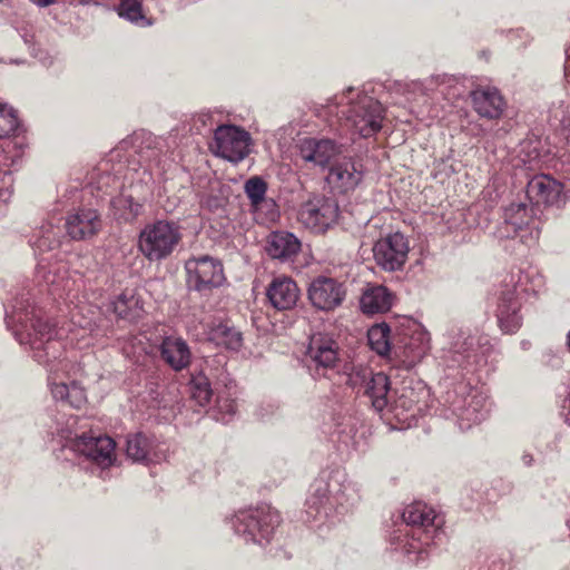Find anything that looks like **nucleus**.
<instances>
[{"mask_svg": "<svg viewBox=\"0 0 570 570\" xmlns=\"http://www.w3.org/2000/svg\"><path fill=\"white\" fill-rule=\"evenodd\" d=\"M213 114L209 111H202L194 116V127L197 131L202 128L213 125Z\"/></svg>", "mask_w": 570, "mask_h": 570, "instance_id": "nucleus-46", "label": "nucleus"}, {"mask_svg": "<svg viewBox=\"0 0 570 570\" xmlns=\"http://www.w3.org/2000/svg\"><path fill=\"white\" fill-rule=\"evenodd\" d=\"M208 340L232 351H238L243 344L242 333L227 323L213 325L208 331Z\"/></svg>", "mask_w": 570, "mask_h": 570, "instance_id": "nucleus-31", "label": "nucleus"}, {"mask_svg": "<svg viewBox=\"0 0 570 570\" xmlns=\"http://www.w3.org/2000/svg\"><path fill=\"white\" fill-rule=\"evenodd\" d=\"M402 518L404 523L393 532L392 544L395 546V550L407 556L416 554L414 561H419L423 559L425 548L443 533L444 520L432 507L423 502L407 505Z\"/></svg>", "mask_w": 570, "mask_h": 570, "instance_id": "nucleus-3", "label": "nucleus"}, {"mask_svg": "<svg viewBox=\"0 0 570 570\" xmlns=\"http://www.w3.org/2000/svg\"><path fill=\"white\" fill-rule=\"evenodd\" d=\"M353 91H354V89H353V88H348V89H347V92H348V94H352Z\"/></svg>", "mask_w": 570, "mask_h": 570, "instance_id": "nucleus-56", "label": "nucleus"}, {"mask_svg": "<svg viewBox=\"0 0 570 570\" xmlns=\"http://www.w3.org/2000/svg\"><path fill=\"white\" fill-rule=\"evenodd\" d=\"M353 432V428L351 426L348 431L345 428H341V424H337L336 433L337 434H350Z\"/></svg>", "mask_w": 570, "mask_h": 570, "instance_id": "nucleus-49", "label": "nucleus"}, {"mask_svg": "<svg viewBox=\"0 0 570 570\" xmlns=\"http://www.w3.org/2000/svg\"><path fill=\"white\" fill-rule=\"evenodd\" d=\"M281 523L278 511L269 505L240 510L230 519L234 532L245 542L265 546L272 540Z\"/></svg>", "mask_w": 570, "mask_h": 570, "instance_id": "nucleus-7", "label": "nucleus"}, {"mask_svg": "<svg viewBox=\"0 0 570 570\" xmlns=\"http://www.w3.org/2000/svg\"><path fill=\"white\" fill-rule=\"evenodd\" d=\"M0 116L8 121V131H16L18 129L17 111L11 106L0 102Z\"/></svg>", "mask_w": 570, "mask_h": 570, "instance_id": "nucleus-45", "label": "nucleus"}, {"mask_svg": "<svg viewBox=\"0 0 570 570\" xmlns=\"http://www.w3.org/2000/svg\"><path fill=\"white\" fill-rule=\"evenodd\" d=\"M340 214L335 199L315 196L302 205L299 222L314 233H324L336 224Z\"/></svg>", "mask_w": 570, "mask_h": 570, "instance_id": "nucleus-16", "label": "nucleus"}, {"mask_svg": "<svg viewBox=\"0 0 570 570\" xmlns=\"http://www.w3.org/2000/svg\"><path fill=\"white\" fill-rule=\"evenodd\" d=\"M543 287V277L537 268L529 267L511 273L504 281L498 298L497 318L500 328L508 334L515 333L522 325L520 313L523 297L537 294Z\"/></svg>", "mask_w": 570, "mask_h": 570, "instance_id": "nucleus-4", "label": "nucleus"}, {"mask_svg": "<svg viewBox=\"0 0 570 570\" xmlns=\"http://www.w3.org/2000/svg\"><path fill=\"white\" fill-rule=\"evenodd\" d=\"M365 168L361 159L342 154L328 167L326 181L340 193L354 190L363 180Z\"/></svg>", "mask_w": 570, "mask_h": 570, "instance_id": "nucleus-17", "label": "nucleus"}, {"mask_svg": "<svg viewBox=\"0 0 570 570\" xmlns=\"http://www.w3.org/2000/svg\"><path fill=\"white\" fill-rule=\"evenodd\" d=\"M250 144L252 137L245 129L235 125H220L214 131L210 150L217 157L238 164L249 155Z\"/></svg>", "mask_w": 570, "mask_h": 570, "instance_id": "nucleus-13", "label": "nucleus"}, {"mask_svg": "<svg viewBox=\"0 0 570 570\" xmlns=\"http://www.w3.org/2000/svg\"><path fill=\"white\" fill-rule=\"evenodd\" d=\"M76 422H77V417H70V419L68 420V425H69V426H71V425H73Z\"/></svg>", "mask_w": 570, "mask_h": 570, "instance_id": "nucleus-52", "label": "nucleus"}, {"mask_svg": "<svg viewBox=\"0 0 570 570\" xmlns=\"http://www.w3.org/2000/svg\"><path fill=\"white\" fill-rule=\"evenodd\" d=\"M562 194L563 185L546 174L532 177L527 185V197L533 205H557Z\"/></svg>", "mask_w": 570, "mask_h": 570, "instance_id": "nucleus-21", "label": "nucleus"}, {"mask_svg": "<svg viewBox=\"0 0 570 570\" xmlns=\"http://www.w3.org/2000/svg\"><path fill=\"white\" fill-rule=\"evenodd\" d=\"M12 175L8 170H0V216L4 214L12 196Z\"/></svg>", "mask_w": 570, "mask_h": 570, "instance_id": "nucleus-43", "label": "nucleus"}, {"mask_svg": "<svg viewBox=\"0 0 570 570\" xmlns=\"http://www.w3.org/2000/svg\"><path fill=\"white\" fill-rule=\"evenodd\" d=\"M520 160L529 169H534L541 161L542 153L539 140H527L521 144Z\"/></svg>", "mask_w": 570, "mask_h": 570, "instance_id": "nucleus-41", "label": "nucleus"}, {"mask_svg": "<svg viewBox=\"0 0 570 570\" xmlns=\"http://www.w3.org/2000/svg\"><path fill=\"white\" fill-rule=\"evenodd\" d=\"M277 411V406L275 404H272V403H268L266 404V409L264 405H262L258 410H257V416L261 419V420H266L267 416L271 414H274L275 412Z\"/></svg>", "mask_w": 570, "mask_h": 570, "instance_id": "nucleus-47", "label": "nucleus"}, {"mask_svg": "<svg viewBox=\"0 0 570 570\" xmlns=\"http://www.w3.org/2000/svg\"><path fill=\"white\" fill-rule=\"evenodd\" d=\"M361 500L360 484L345 470H323L311 485L305 502L306 521L327 520L344 515Z\"/></svg>", "mask_w": 570, "mask_h": 570, "instance_id": "nucleus-2", "label": "nucleus"}, {"mask_svg": "<svg viewBox=\"0 0 570 570\" xmlns=\"http://www.w3.org/2000/svg\"><path fill=\"white\" fill-rule=\"evenodd\" d=\"M521 461L523 465L531 466L534 462L532 453H530L529 451H524L521 455Z\"/></svg>", "mask_w": 570, "mask_h": 570, "instance_id": "nucleus-48", "label": "nucleus"}, {"mask_svg": "<svg viewBox=\"0 0 570 570\" xmlns=\"http://www.w3.org/2000/svg\"><path fill=\"white\" fill-rule=\"evenodd\" d=\"M180 226L171 220L157 219L146 224L137 240L139 253L150 263L167 259L181 242Z\"/></svg>", "mask_w": 570, "mask_h": 570, "instance_id": "nucleus-6", "label": "nucleus"}, {"mask_svg": "<svg viewBox=\"0 0 570 570\" xmlns=\"http://www.w3.org/2000/svg\"><path fill=\"white\" fill-rule=\"evenodd\" d=\"M31 243L36 252L55 250L61 244V230L51 223H45L33 233Z\"/></svg>", "mask_w": 570, "mask_h": 570, "instance_id": "nucleus-32", "label": "nucleus"}, {"mask_svg": "<svg viewBox=\"0 0 570 570\" xmlns=\"http://www.w3.org/2000/svg\"><path fill=\"white\" fill-rule=\"evenodd\" d=\"M190 396L199 405L206 406L213 396V390L207 376L198 374L190 380Z\"/></svg>", "mask_w": 570, "mask_h": 570, "instance_id": "nucleus-38", "label": "nucleus"}, {"mask_svg": "<svg viewBox=\"0 0 570 570\" xmlns=\"http://www.w3.org/2000/svg\"><path fill=\"white\" fill-rule=\"evenodd\" d=\"M216 410L218 412L216 420L226 423L236 413V403L229 397L218 395L216 399Z\"/></svg>", "mask_w": 570, "mask_h": 570, "instance_id": "nucleus-44", "label": "nucleus"}, {"mask_svg": "<svg viewBox=\"0 0 570 570\" xmlns=\"http://www.w3.org/2000/svg\"><path fill=\"white\" fill-rule=\"evenodd\" d=\"M394 295L384 285H367L363 291L360 306L364 314L374 315L390 311Z\"/></svg>", "mask_w": 570, "mask_h": 570, "instance_id": "nucleus-27", "label": "nucleus"}, {"mask_svg": "<svg viewBox=\"0 0 570 570\" xmlns=\"http://www.w3.org/2000/svg\"><path fill=\"white\" fill-rule=\"evenodd\" d=\"M92 185L97 191H101L104 195H112V193L121 188L124 184L120 181L119 177L107 173V169H105Z\"/></svg>", "mask_w": 570, "mask_h": 570, "instance_id": "nucleus-42", "label": "nucleus"}, {"mask_svg": "<svg viewBox=\"0 0 570 570\" xmlns=\"http://www.w3.org/2000/svg\"><path fill=\"white\" fill-rule=\"evenodd\" d=\"M154 436L142 432L129 434L126 440V453L134 462H157L161 459Z\"/></svg>", "mask_w": 570, "mask_h": 570, "instance_id": "nucleus-23", "label": "nucleus"}, {"mask_svg": "<svg viewBox=\"0 0 570 570\" xmlns=\"http://www.w3.org/2000/svg\"><path fill=\"white\" fill-rule=\"evenodd\" d=\"M473 108L483 118L498 119L501 117L505 102L497 88H478L472 91Z\"/></svg>", "mask_w": 570, "mask_h": 570, "instance_id": "nucleus-24", "label": "nucleus"}, {"mask_svg": "<svg viewBox=\"0 0 570 570\" xmlns=\"http://www.w3.org/2000/svg\"><path fill=\"white\" fill-rule=\"evenodd\" d=\"M343 145L330 138H304L298 144L299 157L316 167L325 169L342 154Z\"/></svg>", "mask_w": 570, "mask_h": 570, "instance_id": "nucleus-19", "label": "nucleus"}, {"mask_svg": "<svg viewBox=\"0 0 570 570\" xmlns=\"http://www.w3.org/2000/svg\"><path fill=\"white\" fill-rule=\"evenodd\" d=\"M440 78H441L440 76H436L435 78H432V79H431V81L439 82V79H440Z\"/></svg>", "mask_w": 570, "mask_h": 570, "instance_id": "nucleus-55", "label": "nucleus"}, {"mask_svg": "<svg viewBox=\"0 0 570 570\" xmlns=\"http://www.w3.org/2000/svg\"><path fill=\"white\" fill-rule=\"evenodd\" d=\"M345 383L356 390L357 394L367 397L372 406L377 411H383L389 404L390 381L382 373H373L368 367L357 366L343 367Z\"/></svg>", "mask_w": 570, "mask_h": 570, "instance_id": "nucleus-10", "label": "nucleus"}, {"mask_svg": "<svg viewBox=\"0 0 570 570\" xmlns=\"http://www.w3.org/2000/svg\"><path fill=\"white\" fill-rule=\"evenodd\" d=\"M163 140L151 132L140 130L134 132L128 138L124 139L118 150L131 149L134 155L138 157L137 163L142 169L141 181L145 184L150 183L154 179V170L160 175L163 168H160L161 155H163Z\"/></svg>", "mask_w": 570, "mask_h": 570, "instance_id": "nucleus-9", "label": "nucleus"}, {"mask_svg": "<svg viewBox=\"0 0 570 570\" xmlns=\"http://www.w3.org/2000/svg\"><path fill=\"white\" fill-rule=\"evenodd\" d=\"M567 344H568V347H569V351H570V332L568 333V336H567Z\"/></svg>", "mask_w": 570, "mask_h": 570, "instance_id": "nucleus-54", "label": "nucleus"}, {"mask_svg": "<svg viewBox=\"0 0 570 570\" xmlns=\"http://www.w3.org/2000/svg\"><path fill=\"white\" fill-rule=\"evenodd\" d=\"M489 350V340L485 335L468 328L459 330L451 336L449 345L443 348L441 360L449 370L472 373L485 363Z\"/></svg>", "mask_w": 570, "mask_h": 570, "instance_id": "nucleus-5", "label": "nucleus"}, {"mask_svg": "<svg viewBox=\"0 0 570 570\" xmlns=\"http://www.w3.org/2000/svg\"><path fill=\"white\" fill-rule=\"evenodd\" d=\"M342 114L345 115L351 130L360 137L370 138L381 130L385 109L376 99L367 95H357V100L351 101Z\"/></svg>", "mask_w": 570, "mask_h": 570, "instance_id": "nucleus-11", "label": "nucleus"}, {"mask_svg": "<svg viewBox=\"0 0 570 570\" xmlns=\"http://www.w3.org/2000/svg\"><path fill=\"white\" fill-rule=\"evenodd\" d=\"M562 124H563L564 128L569 129V134H568L567 139L570 142V116L567 117V118H563L562 119Z\"/></svg>", "mask_w": 570, "mask_h": 570, "instance_id": "nucleus-50", "label": "nucleus"}, {"mask_svg": "<svg viewBox=\"0 0 570 570\" xmlns=\"http://www.w3.org/2000/svg\"><path fill=\"white\" fill-rule=\"evenodd\" d=\"M376 265L385 272L402 271L409 256L407 238L400 232L390 233L379 238L373 245Z\"/></svg>", "mask_w": 570, "mask_h": 570, "instance_id": "nucleus-15", "label": "nucleus"}, {"mask_svg": "<svg viewBox=\"0 0 570 570\" xmlns=\"http://www.w3.org/2000/svg\"><path fill=\"white\" fill-rule=\"evenodd\" d=\"M118 14L137 24H149L141 12V4L137 0H121L118 7Z\"/></svg>", "mask_w": 570, "mask_h": 570, "instance_id": "nucleus-40", "label": "nucleus"}, {"mask_svg": "<svg viewBox=\"0 0 570 570\" xmlns=\"http://www.w3.org/2000/svg\"><path fill=\"white\" fill-rule=\"evenodd\" d=\"M345 99V94H343L340 98V101H337V105H342Z\"/></svg>", "mask_w": 570, "mask_h": 570, "instance_id": "nucleus-53", "label": "nucleus"}, {"mask_svg": "<svg viewBox=\"0 0 570 570\" xmlns=\"http://www.w3.org/2000/svg\"><path fill=\"white\" fill-rule=\"evenodd\" d=\"M6 324L21 345H29L32 358L48 371V384L56 401L81 409L87 403L85 390L75 381L67 383L60 374L69 370L63 357L65 344L45 312L30 303L29 294L16 297L6 308Z\"/></svg>", "mask_w": 570, "mask_h": 570, "instance_id": "nucleus-1", "label": "nucleus"}, {"mask_svg": "<svg viewBox=\"0 0 570 570\" xmlns=\"http://www.w3.org/2000/svg\"><path fill=\"white\" fill-rule=\"evenodd\" d=\"M390 332V327L384 323L373 325L367 332L368 344L379 355H394L396 346H391Z\"/></svg>", "mask_w": 570, "mask_h": 570, "instance_id": "nucleus-34", "label": "nucleus"}, {"mask_svg": "<svg viewBox=\"0 0 570 570\" xmlns=\"http://www.w3.org/2000/svg\"><path fill=\"white\" fill-rule=\"evenodd\" d=\"M532 208L524 203H511L504 208L503 225L498 229L501 238L515 237L532 218Z\"/></svg>", "mask_w": 570, "mask_h": 570, "instance_id": "nucleus-25", "label": "nucleus"}, {"mask_svg": "<svg viewBox=\"0 0 570 570\" xmlns=\"http://www.w3.org/2000/svg\"><path fill=\"white\" fill-rule=\"evenodd\" d=\"M185 269L188 287L200 293L219 287L225 282L220 261L208 255L187 259Z\"/></svg>", "mask_w": 570, "mask_h": 570, "instance_id": "nucleus-14", "label": "nucleus"}, {"mask_svg": "<svg viewBox=\"0 0 570 570\" xmlns=\"http://www.w3.org/2000/svg\"><path fill=\"white\" fill-rule=\"evenodd\" d=\"M530 347V342L529 341H522L521 342V348L522 350H528Z\"/></svg>", "mask_w": 570, "mask_h": 570, "instance_id": "nucleus-51", "label": "nucleus"}, {"mask_svg": "<svg viewBox=\"0 0 570 570\" xmlns=\"http://www.w3.org/2000/svg\"><path fill=\"white\" fill-rule=\"evenodd\" d=\"M429 340L423 334L406 340L404 346H396L394 356L401 358L406 366H413L420 362L429 351Z\"/></svg>", "mask_w": 570, "mask_h": 570, "instance_id": "nucleus-30", "label": "nucleus"}, {"mask_svg": "<svg viewBox=\"0 0 570 570\" xmlns=\"http://www.w3.org/2000/svg\"><path fill=\"white\" fill-rule=\"evenodd\" d=\"M163 360L175 371L185 368L190 362L187 343L178 337H166L160 345Z\"/></svg>", "mask_w": 570, "mask_h": 570, "instance_id": "nucleus-29", "label": "nucleus"}, {"mask_svg": "<svg viewBox=\"0 0 570 570\" xmlns=\"http://www.w3.org/2000/svg\"><path fill=\"white\" fill-rule=\"evenodd\" d=\"M111 206L124 220H131L140 215L142 205L131 195H119L110 200Z\"/></svg>", "mask_w": 570, "mask_h": 570, "instance_id": "nucleus-37", "label": "nucleus"}, {"mask_svg": "<svg viewBox=\"0 0 570 570\" xmlns=\"http://www.w3.org/2000/svg\"><path fill=\"white\" fill-rule=\"evenodd\" d=\"M65 225L67 234L73 240L90 239L102 228L100 215L91 208H81L69 214Z\"/></svg>", "mask_w": 570, "mask_h": 570, "instance_id": "nucleus-20", "label": "nucleus"}, {"mask_svg": "<svg viewBox=\"0 0 570 570\" xmlns=\"http://www.w3.org/2000/svg\"><path fill=\"white\" fill-rule=\"evenodd\" d=\"M307 295L315 308L330 312L342 305L346 289L344 284L335 278L318 276L309 284Z\"/></svg>", "mask_w": 570, "mask_h": 570, "instance_id": "nucleus-18", "label": "nucleus"}, {"mask_svg": "<svg viewBox=\"0 0 570 570\" xmlns=\"http://www.w3.org/2000/svg\"><path fill=\"white\" fill-rule=\"evenodd\" d=\"M61 439L66 441L63 448L70 449L75 453L85 456L101 470H105L116 461V443L107 435H87L78 434L69 428L61 431Z\"/></svg>", "mask_w": 570, "mask_h": 570, "instance_id": "nucleus-8", "label": "nucleus"}, {"mask_svg": "<svg viewBox=\"0 0 570 570\" xmlns=\"http://www.w3.org/2000/svg\"><path fill=\"white\" fill-rule=\"evenodd\" d=\"M453 412L461 420H465L471 423H480L487 417L489 409L483 397L473 395L471 396L468 406H454Z\"/></svg>", "mask_w": 570, "mask_h": 570, "instance_id": "nucleus-35", "label": "nucleus"}, {"mask_svg": "<svg viewBox=\"0 0 570 570\" xmlns=\"http://www.w3.org/2000/svg\"><path fill=\"white\" fill-rule=\"evenodd\" d=\"M37 278L39 282L46 284L49 287V292L55 297H62V291L69 286V281L65 279L63 276L59 275L56 271L49 268L47 265L39 263L37 267Z\"/></svg>", "mask_w": 570, "mask_h": 570, "instance_id": "nucleus-36", "label": "nucleus"}, {"mask_svg": "<svg viewBox=\"0 0 570 570\" xmlns=\"http://www.w3.org/2000/svg\"><path fill=\"white\" fill-rule=\"evenodd\" d=\"M306 362L316 376L330 377L341 373V348L338 342L330 334H314L306 350Z\"/></svg>", "mask_w": 570, "mask_h": 570, "instance_id": "nucleus-12", "label": "nucleus"}, {"mask_svg": "<svg viewBox=\"0 0 570 570\" xmlns=\"http://www.w3.org/2000/svg\"><path fill=\"white\" fill-rule=\"evenodd\" d=\"M130 170H134V171L138 173V169L135 168V167H132Z\"/></svg>", "mask_w": 570, "mask_h": 570, "instance_id": "nucleus-57", "label": "nucleus"}, {"mask_svg": "<svg viewBox=\"0 0 570 570\" xmlns=\"http://www.w3.org/2000/svg\"><path fill=\"white\" fill-rule=\"evenodd\" d=\"M117 317L134 322L142 314V303L135 289L126 288L108 306Z\"/></svg>", "mask_w": 570, "mask_h": 570, "instance_id": "nucleus-28", "label": "nucleus"}, {"mask_svg": "<svg viewBox=\"0 0 570 570\" xmlns=\"http://www.w3.org/2000/svg\"><path fill=\"white\" fill-rule=\"evenodd\" d=\"M391 410L400 421L413 420L423 413V407L419 401L414 400V391L411 389L403 390L392 404Z\"/></svg>", "mask_w": 570, "mask_h": 570, "instance_id": "nucleus-33", "label": "nucleus"}, {"mask_svg": "<svg viewBox=\"0 0 570 570\" xmlns=\"http://www.w3.org/2000/svg\"><path fill=\"white\" fill-rule=\"evenodd\" d=\"M244 189L252 206L257 208L265 200L267 184L263 178L254 176L245 183Z\"/></svg>", "mask_w": 570, "mask_h": 570, "instance_id": "nucleus-39", "label": "nucleus"}, {"mask_svg": "<svg viewBox=\"0 0 570 570\" xmlns=\"http://www.w3.org/2000/svg\"><path fill=\"white\" fill-rule=\"evenodd\" d=\"M301 250L299 239L289 232H273L266 244V252L273 259L288 262Z\"/></svg>", "mask_w": 570, "mask_h": 570, "instance_id": "nucleus-26", "label": "nucleus"}, {"mask_svg": "<svg viewBox=\"0 0 570 570\" xmlns=\"http://www.w3.org/2000/svg\"><path fill=\"white\" fill-rule=\"evenodd\" d=\"M266 296L274 308L287 311L296 305L299 298V288L291 277L279 276L271 282Z\"/></svg>", "mask_w": 570, "mask_h": 570, "instance_id": "nucleus-22", "label": "nucleus"}]
</instances>
